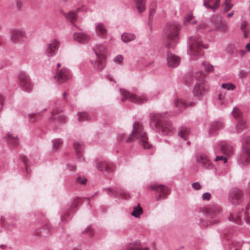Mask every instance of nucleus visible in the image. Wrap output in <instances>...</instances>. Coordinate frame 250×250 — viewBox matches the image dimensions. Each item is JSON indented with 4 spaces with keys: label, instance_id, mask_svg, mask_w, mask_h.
I'll return each instance as SVG.
<instances>
[{
    "label": "nucleus",
    "instance_id": "obj_12",
    "mask_svg": "<svg viewBox=\"0 0 250 250\" xmlns=\"http://www.w3.org/2000/svg\"><path fill=\"white\" fill-rule=\"evenodd\" d=\"M70 71L65 67H62L60 70H57L55 78L59 83H64L70 78Z\"/></svg>",
    "mask_w": 250,
    "mask_h": 250
},
{
    "label": "nucleus",
    "instance_id": "obj_39",
    "mask_svg": "<svg viewBox=\"0 0 250 250\" xmlns=\"http://www.w3.org/2000/svg\"><path fill=\"white\" fill-rule=\"evenodd\" d=\"M223 124L220 122L217 121L212 123L210 128V131L212 132L215 130H218L223 127Z\"/></svg>",
    "mask_w": 250,
    "mask_h": 250
},
{
    "label": "nucleus",
    "instance_id": "obj_21",
    "mask_svg": "<svg viewBox=\"0 0 250 250\" xmlns=\"http://www.w3.org/2000/svg\"><path fill=\"white\" fill-rule=\"evenodd\" d=\"M220 2L221 0H204V4L206 8L215 11L219 8Z\"/></svg>",
    "mask_w": 250,
    "mask_h": 250
},
{
    "label": "nucleus",
    "instance_id": "obj_18",
    "mask_svg": "<svg viewBox=\"0 0 250 250\" xmlns=\"http://www.w3.org/2000/svg\"><path fill=\"white\" fill-rule=\"evenodd\" d=\"M73 39L75 41L81 43H86L91 39L90 36L86 33H75L73 35Z\"/></svg>",
    "mask_w": 250,
    "mask_h": 250
},
{
    "label": "nucleus",
    "instance_id": "obj_25",
    "mask_svg": "<svg viewBox=\"0 0 250 250\" xmlns=\"http://www.w3.org/2000/svg\"><path fill=\"white\" fill-rule=\"evenodd\" d=\"M241 29L244 37L245 38H248L250 34V25L246 21H243L241 24Z\"/></svg>",
    "mask_w": 250,
    "mask_h": 250
},
{
    "label": "nucleus",
    "instance_id": "obj_52",
    "mask_svg": "<svg viewBox=\"0 0 250 250\" xmlns=\"http://www.w3.org/2000/svg\"><path fill=\"white\" fill-rule=\"evenodd\" d=\"M120 194V196L124 199H127L129 197V194L127 192L122 191Z\"/></svg>",
    "mask_w": 250,
    "mask_h": 250
},
{
    "label": "nucleus",
    "instance_id": "obj_36",
    "mask_svg": "<svg viewBox=\"0 0 250 250\" xmlns=\"http://www.w3.org/2000/svg\"><path fill=\"white\" fill-rule=\"evenodd\" d=\"M45 110L46 109H44L41 112L37 113L30 114L29 115V121L30 122H34L37 121L42 117L43 112H44Z\"/></svg>",
    "mask_w": 250,
    "mask_h": 250
},
{
    "label": "nucleus",
    "instance_id": "obj_47",
    "mask_svg": "<svg viewBox=\"0 0 250 250\" xmlns=\"http://www.w3.org/2000/svg\"><path fill=\"white\" fill-rule=\"evenodd\" d=\"M86 232L90 236H93L94 234V230L90 227L87 228L85 229Z\"/></svg>",
    "mask_w": 250,
    "mask_h": 250
},
{
    "label": "nucleus",
    "instance_id": "obj_41",
    "mask_svg": "<svg viewBox=\"0 0 250 250\" xmlns=\"http://www.w3.org/2000/svg\"><path fill=\"white\" fill-rule=\"evenodd\" d=\"M127 250H149L148 248H143L139 244L130 245L127 248Z\"/></svg>",
    "mask_w": 250,
    "mask_h": 250
},
{
    "label": "nucleus",
    "instance_id": "obj_6",
    "mask_svg": "<svg viewBox=\"0 0 250 250\" xmlns=\"http://www.w3.org/2000/svg\"><path fill=\"white\" fill-rule=\"evenodd\" d=\"M93 50L97 56L94 66L97 70H102L104 67L105 47L102 44H97L93 48Z\"/></svg>",
    "mask_w": 250,
    "mask_h": 250
},
{
    "label": "nucleus",
    "instance_id": "obj_34",
    "mask_svg": "<svg viewBox=\"0 0 250 250\" xmlns=\"http://www.w3.org/2000/svg\"><path fill=\"white\" fill-rule=\"evenodd\" d=\"M122 40L125 42H127L133 41L135 39L134 34L125 33L122 35Z\"/></svg>",
    "mask_w": 250,
    "mask_h": 250
},
{
    "label": "nucleus",
    "instance_id": "obj_53",
    "mask_svg": "<svg viewBox=\"0 0 250 250\" xmlns=\"http://www.w3.org/2000/svg\"><path fill=\"white\" fill-rule=\"evenodd\" d=\"M80 202H81V199L77 198V199H76L72 205V208H76L78 206V205Z\"/></svg>",
    "mask_w": 250,
    "mask_h": 250
},
{
    "label": "nucleus",
    "instance_id": "obj_8",
    "mask_svg": "<svg viewBox=\"0 0 250 250\" xmlns=\"http://www.w3.org/2000/svg\"><path fill=\"white\" fill-rule=\"evenodd\" d=\"M150 189L154 190L158 193L156 196L157 201L165 199L170 193L169 189L163 185L154 184L150 186Z\"/></svg>",
    "mask_w": 250,
    "mask_h": 250
},
{
    "label": "nucleus",
    "instance_id": "obj_64",
    "mask_svg": "<svg viewBox=\"0 0 250 250\" xmlns=\"http://www.w3.org/2000/svg\"><path fill=\"white\" fill-rule=\"evenodd\" d=\"M108 79L111 81H113V79L109 76L108 77Z\"/></svg>",
    "mask_w": 250,
    "mask_h": 250
},
{
    "label": "nucleus",
    "instance_id": "obj_35",
    "mask_svg": "<svg viewBox=\"0 0 250 250\" xmlns=\"http://www.w3.org/2000/svg\"><path fill=\"white\" fill-rule=\"evenodd\" d=\"M189 134V129L186 127H182L179 132V135L180 137L186 140Z\"/></svg>",
    "mask_w": 250,
    "mask_h": 250
},
{
    "label": "nucleus",
    "instance_id": "obj_15",
    "mask_svg": "<svg viewBox=\"0 0 250 250\" xmlns=\"http://www.w3.org/2000/svg\"><path fill=\"white\" fill-rule=\"evenodd\" d=\"M211 20L217 29L222 31H225L227 30V22L221 16H214L212 18Z\"/></svg>",
    "mask_w": 250,
    "mask_h": 250
},
{
    "label": "nucleus",
    "instance_id": "obj_42",
    "mask_svg": "<svg viewBox=\"0 0 250 250\" xmlns=\"http://www.w3.org/2000/svg\"><path fill=\"white\" fill-rule=\"evenodd\" d=\"M79 120L80 121H83L85 120H88L89 119V116L87 113L84 112H81L78 113Z\"/></svg>",
    "mask_w": 250,
    "mask_h": 250
},
{
    "label": "nucleus",
    "instance_id": "obj_22",
    "mask_svg": "<svg viewBox=\"0 0 250 250\" xmlns=\"http://www.w3.org/2000/svg\"><path fill=\"white\" fill-rule=\"evenodd\" d=\"M62 110L58 108H54L51 112V120H58L61 123L65 122V117L62 114H60Z\"/></svg>",
    "mask_w": 250,
    "mask_h": 250
},
{
    "label": "nucleus",
    "instance_id": "obj_29",
    "mask_svg": "<svg viewBox=\"0 0 250 250\" xmlns=\"http://www.w3.org/2000/svg\"><path fill=\"white\" fill-rule=\"evenodd\" d=\"M6 141L12 145H16L18 144V139L12 134L8 133L5 137Z\"/></svg>",
    "mask_w": 250,
    "mask_h": 250
},
{
    "label": "nucleus",
    "instance_id": "obj_59",
    "mask_svg": "<svg viewBox=\"0 0 250 250\" xmlns=\"http://www.w3.org/2000/svg\"><path fill=\"white\" fill-rule=\"evenodd\" d=\"M246 49L247 51L250 52V42L246 45Z\"/></svg>",
    "mask_w": 250,
    "mask_h": 250
},
{
    "label": "nucleus",
    "instance_id": "obj_24",
    "mask_svg": "<svg viewBox=\"0 0 250 250\" xmlns=\"http://www.w3.org/2000/svg\"><path fill=\"white\" fill-rule=\"evenodd\" d=\"M96 31L99 36L103 37H105L107 35V30L104 25L101 23L96 25Z\"/></svg>",
    "mask_w": 250,
    "mask_h": 250
},
{
    "label": "nucleus",
    "instance_id": "obj_63",
    "mask_svg": "<svg viewBox=\"0 0 250 250\" xmlns=\"http://www.w3.org/2000/svg\"><path fill=\"white\" fill-rule=\"evenodd\" d=\"M123 137H124V134L121 135L120 136V139L121 140H122V139H123Z\"/></svg>",
    "mask_w": 250,
    "mask_h": 250
},
{
    "label": "nucleus",
    "instance_id": "obj_38",
    "mask_svg": "<svg viewBox=\"0 0 250 250\" xmlns=\"http://www.w3.org/2000/svg\"><path fill=\"white\" fill-rule=\"evenodd\" d=\"M62 144V141L61 139H55L52 141V149L56 151Z\"/></svg>",
    "mask_w": 250,
    "mask_h": 250
},
{
    "label": "nucleus",
    "instance_id": "obj_27",
    "mask_svg": "<svg viewBox=\"0 0 250 250\" xmlns=\"http://www.w3.org/2000/svg\"><path fill=\"white\" fill-rule=\"evenodd\" d=\"M240 213L238 212H233L230 214L229 217V221L233 222L237 224H240L241 223V217Z\"/></svg>",
    "mask_w": 250,
    "mask_h": 250
},
{
    "label": "nucleus",
    "instance_id": "obj_48",
    "mask_svg": "<svg viewBox=\"0 0 250 250\" xmlns=\"http://www.w3.org/2000/svg\"><path fill=\"white\" fill-rule=\"evenodd\" d=\"M211 198V194L207 192L203 194L202 198L204 200H209Z\"/></svg>",
    "mask_w": 250,
    "mask_h": 250
},
{
    "label": "nucleus",
    "instance_id": "obj_30",
    "mask_svg": "<svg viewBox=\"0 0 250 250\" xmlns=\"http://www.w3.org/2000/svg\"><path fill=\"white\" fill-rule=\"evenodd\" d=\"M65 17L70 20L71 23L75 26V21L77 20V13L75 11H70L69 12L65 14Z\"/></svg>",
    "mask_w": 250,
    "mask_h": 250
},
{
    "label": "nucleus",
    "instance_id": "obj_28",
    "mask_svg": "<svg viewBox=\"0 0 250 250\" xmlns=\"http://www.w3.org/2000/svg\"><path fill=\"white\" fill-rule=\"evenodd\" d=\"M221 151L225 155L229 156L233 153V148L231 146L224 144L221 145Z\"/></svg>",
    "mask_w": 250,
    "mask_h": 250
},
{
    "label": "nucleus",
    "instance_id": "obj_51",
    "mask_svg": "<svg viewBox=\"0 0 250 250\" xmlns=\"http://www.w3.org/2000/svg\"><path fill=\"white\" fill-rule=\"evenodd\" d=\"M192 186L193 188L196 190H199L201 188V185L199 183L195 182L192 184Z\"/></svg>",
    "mask_w": 250,
    "mask_h": 250
},
{
    "label": "nucleus",
    "instance_id": "obj_37",
    "mask_svg": "<svg viewBox=\"0 0 250 250\" xmlns=\"http://www.w3.org/2000/svg\"><path fill=\"white\" fill-rule=\"evenodd\" d=\"M174 104L176 107L180 109V111L181 110V109L185 108L187 106L185 101L183 99L180 98H177L175 101Z\"/></svg>",
    "mask_w": 250,
    "mask_h": 250
},
{
    "label": "nucleus",
    "instance_id": "obj_60",
    "mask_svg": "<svg viewBox=\"0 0 250 250\" xmlns=\"http://www.w3.org/2000/svg\"><path fill=\"white\" fill-rule=\"evenodd\" d=\"M67 96V94L66 92L63 93L62 97H63V99L65 100L66 99Z\"/></svg>",
    "mask_w": 250,
    "mask_h": 250
},
{
    "label": "nucleus",
    "instance_id": "obj_55",
    "mask_svg": "<svg viewBox=\"0 0 250 250\" xmlns=\"http://www.w3.org/2000/svg\"><path fill=\"white\" fill-rule=\"evenodd\" d=\"M245 218L246 222L247 224L250 223V217L249 216V215L247 214V213H246V212H245Z\"/></svg>",
    "mask_w": 250,
    "mask_h": 250
},
{
    "label": "nucleus",
    "instance_id": "obj_31",
    "mask_svg": "<svg viewBox=\"0 0 250 250\" xmlns=\"http://www.w3.org/2000/svg\"><path fill=\"white\" fill-rule=\"evenodd\" d=\"M233 117L238 121L239 120H243V114L241 110L237 107H235L232 111Z\"/></svg>",
    "mask_w": 250,
    "mask_h": 250
},
{
    "label": "nucleus",
    "instance_id": "obj_23",
    "mask_svg": "<svg viewBox=\"0 0 250 250\" xmlns=\"http://www.w3.org/2000/svg\"><path fill=\"white\" fill-rule=\"evenodd\" d=\"M82 148H83V144L80 142H75L74 143V148L75 150L76 155L80 159V161H82L83 160L82 156Z\"/></svg>",
    "mask_w": 250,
    "mask_h": 250
},
{
    "label": "nucleus",
    "instance_id": "obj_54",
    "mask_svg": "<svg viewBox=\"0 0 250 250\" xmlns=\"http://www.w3.org/2000/svg\"><path fill=\"white\" fill-rule=\"evenodd\" d=\"M3 101H4L3 97L2 96H0V111H1V110L2 109Z\"/></svg>",
    "mask_w": 250,
    "mask_h": 250
},
{
    "label": "nucleus",
    "instance_id": "obj_56",
    "mask_svg": "<svg viewBox=\"0 0 250 250\" xmlns=\"http://www.w3.org/2000/svg\"><path fill=\"white\" fill-rule=\"evenodd\" d=\"M27 159L26 158H25L24 160H23V162L24 163V165H25V169H26V170L27 172H29L28 171V166H27Z\"/></svg>",
    "mask_w": 250,
    "mask_h": 250
},
{
    "label": "nucleus",
    "instance_id": "obj_17",
    "mask_svg": "<svg viewBox=\"0 0 250 250\" xmlns=\"http://www.w3.org/2000/svg\"><path fill=\"white\" fill-rule=\"evenodd\" d=\"M96 167L100 170L112 172L114 170V166L110 162L98 160L97 161Z\"/></svg>",
    "mask_w": 250,
    "mask_h": 250
},
{
    "label": "nucleus",
    "instance_id": "obj_20",
    "mask_svg": "<svg viewBox=\"0 0 250 250\" xmlns=\"http://www.w3.org/2000/svg\"><path fill=\"white\" fill-rule=\"evenodd\" d=\"M222 210L220 206L218 205H213L205 208L204 212H206L209 215L215 216Z\"/></svg>",
    "mask_w": 250,
    "mask_h": 250
},
{
    "label": "nucleus",
    "instance_id": "obj_45",
    "mask_svg": "<svg viewBox=\"0 0 250 250\" xmlns=\"http://www.w3.org/2000/svg\"><path fill=\"white\" fill-rule=\"evenodd\" d=\"M193 20V16L192 14H189L185 18L184 23L187 25L190 23V21Z\"/></svg>",
    "mask_w": 250,
    "mask_h": 250
},
{
    "label": "nucleus",
    "instance_id": "obj_5",
    "mask_svg": "<svg viewBox=\"0 0 250 250\" xmlns=\"http://www.w3.org/2000/svg\"><path fill=\"white\" fill-rule=\"evenodd\" d=\"M122 96V101L126 100L137 104H142L147 101V98L145 94H137L131 93L125 89H121Z\"/></svg>",
    "mask_w": 250,
    "mask_h": 250
},
{
    "label": "nucleus",
    "instance_id": "obj_49",
    "mask_svg": "<svg viewBox=\"0 0 250 250\" xmlns=\"http://www.w3.org/2000/svg\"><path fill=\"white\" fill-rule=\"evenodd\" d=\"M223 161L224 163H226L227 161L226 157L224 156H217L215 159V161Z\"/></svg>",
    "mask_w": 250,
    "mask_h": 250
},
{
    "label": "nucleus",
    "instance_id": "obj_9",
    "mask_svg": "<svg viewBox=\"0 0 250 250\" xmlns=\"http://www.w3.org/2000/svg\"><path fill=\"white\" fill-rule=\"evenodd\" d=\"M243 155L241 161L247 165L250 162V137H247L243 143Z\"/></svg>",
    "mask_w": 250,
    "mask_h": 250
},
{
    "label": "nucleus",
    "instance_id": "obj_10",
    "mask_svg": "<svg viewBox=\"0 0 250 250\" xmlns=\"http://www.w3.org/2000/svg\"><path fill=\"white\" fill-rule=\"evenodd\" d=\"M20 85L25 91L28 92L31 90L32 86L28 76L24 73H21L19 75Z\"/></svg>",
    "mask_w": 250,
    "mask_h": 250
},
{
    "label": "nucleus",
    "instance_id": "obj_2",
    "mask_svg": "<svg viewBox=\"0 0 250 250\" xmlns=\"http://www.w3.org/2000/svg\"><path fill=\"white\" fill-rule=\"evenodd\" d=\"M167 38L166 41V46L168 49L174 47L178 39V32L180 30L179 24L175 23L167 24Z\"/></svg>",
    "mask_w": 250,
    "mask_h": 250
},
{
    "label": "nucleus",
    "instance_id": "obj_3",
    "mask_svg": "<svg viewBox=\"0 0 250 250\" xmlns=\"http://www.w3.org/2000/svg\"><path fill=\"white\" fill-rule=\"evenodd\" d=\"M151 124H154L156 128L161 129L165 134H167L172 131L173 127L169 123L163 124V114L152 113L150 115Z\"/></svg>",
    "mask_w": 250,
    "mask_h": 250
},
{
    "label": "nucleus",
    "instance_id": "obj_43",
    "mask_svg": "<svg viewBox=\"0 0 250 250\" xmlns=\"http://www.w3.org/2000/svg\"><path fill=\"white\" fill-rule=\"evenodd\" d=\"M203 65L204 66L205 70L208 72H212L213 70V67L212 65L209 64L207 62H204L203 63Z\"/></svg>",
    "mask_w": 250,
    "mask_h": 250
},
{
    "label": "nucleus",
    "instance_id": "obj_1",
    "mask_svg": "<svg viewBox=\"0 0 250 250\" xmlns=\"http://www.w3.org/2000/svg\"><path fill=\"white\" fill-rule=\"evenodd\" d=\"M137 141L145 149H150L152 145L148 141L146 133L144 131L143 126L139 122H135L133 125L132 134L127 138L126 142Z\"/></svg>",
    "mask_w": 250,
    "mask_h": 250
},
{
    "label": "nucleus",
    "instance_id": "obj_62",
    "mask_svg": "<svg viewBox=\"0 0 250 250\" xmlns=\"http://www.w3.org/2000/svg\"><path fill=\"white\" fill-rule=\"evenodd\" d=\"M61 64L60 63H59L57 64V70H60L59 68L61 67Z\"/></svg>",
    "mask_w": 250,
    "mask_h": 250
},
{
    "label": "nucleus",
    "instance_id": "obj_13",
    "mask_svg": "<svg viewBox=\"0 0 250 250\" xmlns=\"http://www.w3.org/2000/svg\"><path fill=\"white\" fill-rule=\"evenodd\" d=\"M60 45V42L58 40H51L47 45L45 51L46 55L49 57L54 56L59 48Z\"/></svg>",
    "mask_w": 250,
    "mask_h": 250
},
{
    "label": "nucleus",
    "instance_id": "obj_58",
    "mask_svg": "<svg viewBox=\"0 0 250 250\" xmlns=\"http://www.w3.org/2000/svg\"><path fill=\"white\" fill-rule=\"evenodd\" d=\"M206 25L204 23H201L198 25V27L200 28H205Z\"/></svg>",
    "mask_w": 250,
    "mask_h": 250
},
{
    "label": "nucleus",
    "instance_id": "obj_61",
    "mask_svg": "<svg viewBox=\"0 0 250 250\" xmlns=\"http://www.w3.org/2000/svg\"><path fill=\"white\" fill-rule=\"evenodd\" d=\"M233 11H232V12L228 14V17H229V18L231 17H232L233 16Z\"/></svg>",
    "mask_w": 250,
    "mask_h": 250
},
{
    "label": "nucleus",
    "instance_id": "obj_26",
    "mask_svg": "<svg viewBox=\"0 0 250 250\" xmlns=\"http://www.w3.org/2000/svg\"><path fill=\"white\" fill-rule=\"evenodd\" d=\"M137 11L141 13L146 10V0H133Z\"/></svg>",
    "mask_w": 250,
    "mask_h": 250
},
{
    "label": "nucleus",
    "instance_id": "obj_44",
    "mask_svg": "<svg viewBox=\"0 0 250 250\" xmlns=\"http://www.w3.org/2000/svg\"><path fill=\"white\" fill-rule=\"evenodd\" d=\"M222 87L224 89H227V90H234L235 88V85L230 83H223L222 85Z\"/></svg>",
    "mask_w": 250,
    "mask_h": 250
},
{
    "label": "nucleus",
    "instance_id": "obj_57",
    "mask_svg": "<svg viewBox=\"0 0 250 250\" xmlns=\"http://www.w3.org/2000/svg\"><path fill=\"white\" fill-rule=\"evenodd\" d=\"M67 167H68V169L70 170H74L76 169V167L75 166L69 165H68Z\"/></svg>",
    "mask_w": 250,
    "mask_h": 250
},
{
    "label": "nucleus",
    "instance_id": "obj_11",
    "mask_svg": "<svg viewBox=\"0 0 250 250\" xmlns=\"http://www.w3.org/2000/svg\"><path fill=\"white\" fill-rule=\"evenodd\" d=\"M11 40L14 43H18L26 37L24 30L20 29H13L10 32Z\"/></svg>",
    "mask_w": 250,
    "mask_h": 250
},
{
    "label": "nucleus",
    "instance_id": "obj_32",
    "mask_svg": "<svg viewBox=\"0 0 250 250\" xmlns=\"http://www.w3.org/2000/svg\"><path fill=\"white\" fill-rule=\"evenodd\" d=\"M247 128L246 121L244 119L239 120L236 126V129L238 133L241 132Z\"/></svg>",
    "mask_w": 250,
    "mask_h": 250
},
{
    "label": "nucleus",
    "instance_id": "obj_7",
    "mask_svg": "<svg viewBox=\"0 0 250 250\" xmlns=\"http://www.w3.org/2000/svg\"><path fill=\"white\" fill-rule=\"evenodd\" d=\"M190 47L189 54L196 56L200 54L202 48H207L208 45L203 44V42L199 37H193L190 39Z\"/></svg>",
    "mask_w": 250,
    "mask_h": 250
},
{
    "label": "nucleus",
    "instance_id": "obj_50",
    "mask_svg": "<svg viewBox=\"0 0 250 250\" xmlns=\"http://www.w3.org/2000/svg\"><path fill=\"white\" fill-rule=\"evenodd\" d=\"M86 181H87L86 179L84 177H79L77 178V181L78 183H81L82 184H85Z\"/></svg>",
    "mask_w": 250,
    "mask_h": 250
},
{
    "label": "nucleus",
    "instance_id": "obj_40",
    "mask_svg": "<svg viewBox=\"0 0 250 250\" xmlns=\"http://www.w3.org/2000/svg\"><path fill=\"white\" fill-rule=\"evenodd\" d=\"M233 6L231 3V0H225L222 4V7L225 12L229 11Z\"/></svg>",
    "mask_w": 250,
    "mask_h": 250
},
{
    "label": "nucleus",
    "instance_id": "obj_16",
    "mask_svg": "<svg viewBox=\"0 0 250 250\" xmlns=\"http://www.w3.org/2000/svg\"><path fill=\"white\" fill-rule=\"evenodd\" d=\"M242 193L238 188L232 189L229 193L230 201L234 205L239 204L241 201Z\"/></svg>",
    "mask_w": 250,
    "mask_h": 250
},
{
    "label": "nucleus",
    "instance_id": "obj_14",
    "mask_svg": "<svg viewBox=\"0 0 250 250\" xmlns=\"http://www.w3.org/2000/svg\"><path fill=\"white\" fill-rule=\"evenodd\" d=\"M197 162L206 169H211L213 166L211 163L208 157L205 154H198L196 156Z\"/></svg>",
    "mask_w": 250,
    "mask_h": 250
},
{
    "label": "nucleus",
    "instance_id": "obj_4",
    "mask_svg": "<svg viewBox=\"0 0 250 250\" xmlns=\"http://www.w3.org/2000/svg\"><path fill=\"white\" fill-rule=\"evenodd\" d=\"M205 77V73L202 71L198 72L195 74L194 77L197 82L194 86L193 92L196 96L203 95L208 90V86L204 82Z\"/></svg>",
    "mask_w": 250,
    "mask_h": 250
},
{
    "label": "nucleus",
    "instance_id": "obj_46",
    "mask_svg": "<svg viewBox=\"0 0 250 250\" xmlns=\"http://www.w3.org/2000/svg\"><path fill=\"white\" fill-rule=\"evenodd\" d=\"M123 60V57L122 55H118L114 58V62L118 63H121Z\"/></svg>",
    "mask_w": 250,
    "mask_h": 250
},
{
    "label": "nucleus",
    "instance_id": "obj_33",
    "mask_svg": "<svg viewBox=\"0 0 250 250\" xmlns=\"http://www.w3.org/2000/svg\"><path fill=\"white\" fill-rule=\"evenodd\" d=\"M142 213L143 208H141L140 205L138 204L136 207H133L131 214L136 218H138Z\"/></svg>",
    "mask_w": 250,
    "mask_h": 250
},
{
    "label": "nucleus",
    "instance_id": "obj_19",
    "mask_svg": "<svg viewBox=\"0 0 250 250\" xmlns=\"http://www.w3.org/2000/svg\"><path fill=\"white\" fill-rule=\"evenodd\" d=\"M167 60L169 66L172 67L177 66L180 62L179 57L170 52H167Z\"/></svg>",
    "mask_w": 250,
    "mask_h": 250
}]
</instances>
